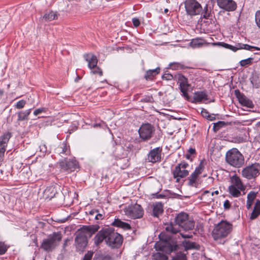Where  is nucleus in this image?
I'll use <instances>...</instances> for the list:
<instances>
[{
    "label": "nucleus",
    "mask_w": 260,
    "mask_h": 260,
    "mask_svg": "<svg viewBox=\"0 0 260 260\" xmlns=\"http://www.w3.org/2000/svg\"><path fill=\"white\" fill-rule=\"evenodd\" d=\"M155 252L152 255V260H168L167 255L178 248V245H154Z\"/></svg>",
    "instance_id": "f257e3e1"
},
{
    "label": "nucleus",
    "mask_w": 260,
    "mask_h": 260,
    "mask_svg": "<svg viewBox=\"0 0 260 260\" xmlns=\"http://www.w3.org/2000/svg\"><path fill=\"white\" fill-rule=\"evenodd\" d=\"M99 225H84L78 232L75 238L76 244H87L88 238L98 231Z\"/></svg>",
    "instance_id": "f03ea898"
},
{
    "label": "nucleus",
    "mask_w": 260,
    "mask_h": 260,
    "mask_svg": "<svg viewBox=\"0 0 260 260\" xmlns=\"http://www.w3.org/2000/svg\"><path fill=\"white\" fill-rule=\"evenodd\" d=\"M225 160L230 166L240 168L244 163V157L237 148H232L226 152Z\"/></svg>",
    "instance_id": "7ed1b4c3"
},
{
    "label": "nucleus",
    "mask_w": 260,
    "mask_h": 260,
    "mask_svg": "<svg viewBox=\"0 0 260 260\" xmlns=\"http://www.w3.org/2000/svg\"><path fill=\"white\" fill-rule=\"evenodd\" d=\"M174 221L185 231L192 230L194 227V221L189 217L188 214L181 212L176 215Z\"/></svg>",
    "instance_id": "20e7f679"
},
{
    "label": "nucleus",
    "mask_w": 260,
    "mask_h": 260,
    "mask_svg": "<svg viewBox=\"0 0 260 260\" xmlns=\"http://www.w3.org/2000/svg\"><path fill=\"white\" fill-rule=\"evenodd\" d=\"M232 224L230 222L221 220L214 229L212 236L214 240L226 237L232 230Z\"/></svg>",
    "instance_id": "39448f33"
},
{
    "label": "nucleus",
    "mask_w": 260,
    "mask_h": 260,
    "mask_svg": "<svg viewBox=\"0 0 260 260\" xmlns=\"http://www.w3.org/2000/svg\"><path fill=\"white\" fill-rule=\"evenodd\" d=\"M188 166L186 162L183 161L176 166L174 170H172L173 178L176 179V182L179 183L181 179L188 175L189 171L186 170Z\"/></svg>",
    "instance_id": "423d86ee"
},
{
    "label": "nucleus",
    "mask_w": 260,
    "mask_h": 260,
    "mask_svg": "<svg viewBox=\"0 0 260 260\" xmlns=\"http://www.w3.org/2000/svg\"><path fill=\"white\" fill-rule=\"evenodd\" d=\"M184 5L186 14L191 16L199 15L203 10L201 5L196 0H185Z\"/></svg>",
    "instance_id": "0eeeda50"
},
{
    "label": "nucleus",
    "mask_w": 260,
    "mask_h": 260,
    "mask_svg": "<svg viewBox=\"0 0 260 260\" xmlns=\"http://www.w3.org/2000/svg\"><path fill=\"white\" fill-rule=\"evenodd\" d=\"M260 174V164L257 162L246 166L242 171V175L248 179L256 178Z\"/></svg>",
    "instance_id": "6e6552de"
},
{
    "label": "nucleus",
    "mask_w": 260,
    "mask_h": 260,
    "mask_svg": "<svg viewBox=\"0 0 260 260\" xmlns=\"http://www.w3.org/2000/svg\"><path fill=\"white\" fill-rule=\"evenodd\" d=\"M124 212L127 216L133 219L142 217L144 213L143 208L138 204L128 205L124 208Z\"/></svg>",
    "instance_id": "1a4fd4ad"
},
{
    "label": "nucleus",
    "mask_w": 260,
    "mask_h": 260,
    "mask_svg": "<svg viewBox=\"0 0 260 260\" xmlns=\"http://www.w3.org/2000/svg\"><path fill=\"white\" fill-rule=\"evenodd\" d=\"M60 168L69 173L75 171L79 168L78 161L75 158H64L59 162Z\"/></svg>",
    "instance_id": "9d476101"
},
{
    "label": "nucleus",
    "mask_w": 260,
    "mask_h": 260,
    "mask_svg": "<svg viewBox=\"0 0 260 260\" xmlns=\"http://www.w3.org/2000/svg\"><path fill=\"white\" fill-rule=\"evenodd\" d=\"M155 131L154 127L149 123L142 124L139 129V134L141 139L144 141L149 140Z\"/></svg>",
    "instance_id": "9b49d317"
},
{
    "label": "nucleus",
    "mask_w": 260,
    "mask_h": 260,
    "mask_svg": "<svg viewBox=\"0 0 260 260\" xmlns=\"http://www.w3.org/2000/svg\"><path fill=\"white\" fill-rule=\"evenodd\" d=\"M85 60L88 62V66L90 69H94L91 72L93 74H98L100 76H102L103 72L102 70L96 67L98 63V59L95 55L88 54L84 55Z\"/></svg>",
    "instance_id": "f8f14e48"
},
{
    "label": "nucleus",
    "mask_w": 260,
    "mask_h": 260,
    "mask_svg": "<svg viewBox=\"0 0 260 260\" xmlns=\"http://www.w3.org/2000/svg\"><path fill=\"white\" fill-rule=\"evenodd\" d=\"M217 6L228 12H232L237 9V4L233 0H217Z\"/></svg>",
    "instance_id": "ddd939ff"
},
{
    "label": "nucleus",
    "mask_w": 260,
    "mask_h": 260,
    "mask_svg": "<svg viewBox=\"0 0 260 260\" xmlns=\"http://www.w3.org/2000/svg\"><path fill=\"white\" fill-rule=\"evenodd\" d=\"M162 150L161 147H158L151 150L147 156L148 161L152 163L160 162L161 161Z\"/></svg>",
    "instance_id": "4468645a"
},
{
    "label": "nucleus",
    "mask_w": 260,
    "mask_h": 260,
    "mask_svg": "<svg viewBox=\"0 0 260 260\" xmlns=\"http://www.w3.org/2000/svg\"><path fill=\"white\" fill-rule=\"evenodd\" d=\"M110 230L106 229L100 231L94 238V244H100L105 241L106 244L108 243Z\"/></svg>",
    "instance_id": "2eb2a0df"
},
{
    "label": "nucleus",
    "mask_w": 260,
    "mask_h": 260,
    "mask_svg": "<svg viewBox=\"0 0 260 260\" xmlns=\"http://www.w3.org/2000/svg\"><path fill=\"white\" fill-rule=\"evenodd\" d=\"M235 94L239 103L243 106L252 108L254 106L252 102L249 100L243 93H241L239 90L235 91Z\"/></svg>",
    "instance_id": "dca6fc26"
},
{
    "label": "nucleus",
    "mask_w": 260,
    "mask_h": 260,
    "mask_svg": "<svg viewBox=\"0 0 260 260\" xmlns=\"http://www.w3.org/2000/svg\"><path fill=\"white\" fill-rule=\"evenodd\" d=\"M62 239V234L60 232H54L50 234L47 238L43 241L42 244H54L59 243Z\"/></svg>",
    "instance_id": "f3484780"
},
{
    "label": "nucleus",
    "mask_w": 260,
    "mask_h": 260,
    "mask_svg": "<svg viewBox=\"0 0 260 260\" xmlns=\"http://www.w3.org/2000/svg\"><path fill=\"white\" fill-rule=\"evenodd\" d=\"M108 239L107 244H122L123 242V237L120 234L110 231Z\"/></svg>",
    "instance_id": "a211bd4d"
},
{
    "label": "nucleus",
    "mask_w": 260,
    "mask_h": 260,
    "mask_svg": "<svg viewBox=\"0 0 260 260\" xmlns=\"http://www.w3.org/2000/svg\"><path fill=\"white\" fill-rule=\"evenodd\" d=\"M56 186H49L44 191V197L46 199L51 200L57 193Z\"/></svg>",
    "instance_id": "6ab92c4d"
},
{
    "label": "nucleus",
    "mask_w": 260,
    "mask_h": 260,
    "mask_svg": "<svg viewBox=\"0 0 260 260\" xmlns=\"http://www.w3.org/2000/svg\"><path fill=\"white\" fill-rule=\"evenodd\" d=\"M12 137V133L7 132L0 137V149H6L8 143Z\"/></svg>",
    "instance_id": "aec40b11"
},
{
    "label": "nucleus",
    "mask_w": 260,
    "mask_h": 260,
    "mask_svg": "<svg viewBox=\"0 0 260 260\" xmlns=\"http://www.w3.org/2000/svg\"><path fill=\"white\" fill-rule=\"evenodd\" d=\"M152 215L154 217H158L164 212V205L161 202H156L153 204Z\"/></svg>",
    "instance_id": "412c9836"
},
{
    "label": "nucleus",
    "mask_w": 260,
    "mask_h": 260,
    "mask_svg": "<svg viewBox=\"0 0 260 260\" xmlns=\"http://www.w3.org/2000/svg\"><path fill=\"white\" fill-rule=\"evenodd\" d=\"M111 225L114 226L121 228L124 230H129L131 229V226L129 223L122 221L119 218H115L111 223Z\"/></svg>",
    "instance_id": "4be33fe9"
},
{
    "label": "nucleus",
    "mask_w": 260,
    "mask_h": 260,
    "mask_svg": "<svg viewBox=\"0 0 260 260\" xmlns=\"http://www.w3.org/2000/svg\"><path fill=\"white\" fill-rule=\"evenodd\" d=\"M231 185L230 186H233L238 188L240 190H245V187L243 184L240 178L236 175H234L231 178Z\"/></svg>",
    "instance_id": "5701e85b"
},
{
    "label": "nucleus",
    "mask_w": 260,
    "mask_h": 260,
    "mask_svg": "<svg viewBox=\"0 0 260 260\" xmlns=\"http://www.w3.org/2000/svg\"><path fill=\"white\" fill-rule=\"evenodd\" d=\"M211 45L213 46H218L219 47H223L228 49H230L232 50L234 52L237 51L238 50H239V43L237 44L235 46H232L229 44H227L224 42H216V43H212Z\"/></svg>",
    "instance_id": "b1692460"
},
{
    "label": "nucleus",
    "mask_w": 260,
    "mask_h": 260,
    "mask_svg": "<svg viewBox=\"0 0 260 260\" xmlns=\"http://www.w3.org/2000/svg\"><path fill=\"white\" fill-rule=\"evenodd\" d=\"M212 43L207 42L205 40L202 38H197L193 39L190 43V46L192 48H200L203 46L204 45H209L211 44Z\"/></svg>",
    "instance_id": "393cba45"
},
{
    "label": "nucleus",
    "mask_w": 260,
    "mask_h": 260,
    "mask_svg": "<svg viewBox=\"0 0 260 260\" xmlns=\"http://www.w3.org/2000/svg\"><path fill=\"white\" fill-rule=\"evenodd\" d=\"M207 96L205 91H196L194 93L193 100L196 103H200L203 100H207Z\"/></svg>",
    "instance_id": "a878e982"
},
{
    "label": "nucleus",
    "mask_w": 260,
    "mask_h": 260,
    "mask_svg": "<svg viewBox=\"0 0 260 260\" xmlns=\"http://www.w3.org/2000/svg\"><path fill=\"white\" fill-rule=\"evenodd\" d=\"M260 215V201L257 200H256L253 210L251 212L250 219L251 220H253L256 218Z\"/></svg>",
    "instance_id": "bb28decb"
},
{
    "label": "nucleus",
    "mask_w": 260,
    "mask_h": 260,
    "mask_svg": "<svg viewBox=\"0 0 260 260\" xmlns=\"http://www.w3.org/2000/svg\"><path fill=\"white\" fill-rule=\"evenodd\" d=\"M159 72L160 68L159 67L155 69L149 70L146 72L144 77L147 80H151L153 79V77L158 74Z\"/></svg>",
    "instance_id": "cd10ccee"
},
{
    "label": "nucleus",
    "mask_w": 260,
    "mask_h": 260,
    "mask_svg": "<svg viewBox=\"0 0 260 260\" xmlns=\"http://www.w3.org/2000/svg\"><path fill=\"white\" fill-rule=\"evenodd\" d=\"M199 176L194 173L191 174L188 177V185L191 187H197L198 186V180Z\"/></svg>",
    "instance_id": "c85d7f7f"
},
{
    "label": "nucleus",
    "mask_w": 260,
    "mask_h": 260,
    "mask_svg": "<svg viewBox=\"0 0 260 260\" xmlns=\"http://www.w3.org/2000/svg\"><path fill=\"white\" fill-rule=\"evenodd\" d=\"M31 109H29L25 111H20L17 114L18 119L17 121L27 120L28 119V116L31 113Z\"/></svg>",
    "instance_id": "c756f323"
},
{
    "label": "nucleus",
    "mask_w": 260,
    "mask_h": 260,
    "mask_svg": "<svg viewBox=\"0 0 260 260\" xmlns=\"http://www.w3.org/2000/svg\"><path fill=\"white\" fill-rule=\"evenodd\" d=\"M256 197V193L253 191H251L247 194L246 208L248 210L250 209L253 204V201Z\"/></svg>",
    "instance_id": "7c9ffc66"
},
{
    "label": "nucleus",
    "mask_w": 260,
    "mask_h": 260,
    "mask_svg": "<svg viewBox=\"0 0 260 260\" xmlns=\"http://www.w3.org/2000/svg\"><path fill=\"white\" fill-rule=\"evenodd\" d=\"M178 81L180 90L188 89L190 85L188 83V80L186 78L182 75L179 77Z\"/></svg>",
    "instance_id": "2f4dec72"
},
{
    "label": "nucleus",
    "mask_w": 260,
    "mask_h": 260,
    "mask_svg": "<svg viewBox=\"0 0 260 260\" xmlns=\"http://www.w3.org/2000/svg\"><path fill=\"white\" fill-rule=\"evenodd\" d=\"M57 18V13L56 12L52 11L46 13L42 17V20L45 21H50Z\"/></svg>",
    "instance_id": "473e14b6"
},
{
    "label": "nucleus",
    "mask_w": 260,
    "mask_h": 260,
    "mask_svg": "<svg viewBox=\"0 0 260 260\" xmlns=\"http://www.w3.org/2000/svg\"><path fill=\"white\" fill-rule=\"evenodd\" d=\"M244 190H240L236 188L233 186H229L228 187V191L232 197L238 198L241 194V191H244Z\"/></svg>",
    "instance_id": "72a5a7b5"
},
{
    "label": "nucleus",
    "mask_w": 260,
    "mask_h": 260,
    "mask_svg": "<svg viewBox=\"0 0 260 260\" xmlns=\"http://www.w3.org/2000/svg\"><path fill=\"white\" fill-rule=\"evenodd\" d=\"M93 260H113V258L109 255L102 253H96Z\"/></svg>",
    "instance_id": "f704fd0d"
},
{
    "label": "nucleus",
    "mask_w": 260,
    "mask_h": 260,
    "mask_svg": "<svg viewBox=\"0 0 260 260\" xmlns=\"http://www.w3.org/2000/svg\"><path fill=\"white\" fill-rule=\"evenodd\" d=\"M59 149L61 150L59 151V153L64 154L66 155H69L70 153V150L69 146L67 145L66 143L62 142L60 144Z\"/></svg>",
    "instance_id": "c9c22d12"
},
{
    "label": "nucleus",
    "mask_w": 260,
    "mask_h": 260,
    "mask_svg": "<svg viewBox=\"0 0 260 260\" xmlns=\"http://www.w3.org/2000/svg\"><path fill=\"white\" fill-rule=\"evenodd\" d=\"M160 241L164 242V244H174L173 242L171 241L170 236L165 233H161L159 235Z\"/></svg>",
    "instance_id": "e433bc0d"
},
{
    "label": "nucleus",
    "mask_w": 260,
    "mask_h": 260,
    "mask_svg": "<svg viewBox=\"0 0 260 260\" xmlns=\"http://www.w3.org/2000/svg\"><path fill=\"white\" fill-rule=\"evenodd\" d=\"M170 68L174 70H184L188 68L187 67L185 66L183 64L180 62H172L169 64Z\"/></svg>",
    "instance_id": "4c0bfd02"
},
{
    "label": "nucleus",
    "mask_w": 260,
    "mask_h": 260,
    "mask_svg": "<svg viewBox=\"0 0 260 260\" xmlns=\"http://www.w3.org/2000/svg\"><path fill=\"white\" fill-rule=\"evenodd\" d=\"M251 83L255 88L260 87V77L258 75H254L251 78Z\"/></svg>",
    "instance_id": "58836bf2"
},
{
    "label": "nucleus",
    "mask_w": 260,
    "mask_h": 260,
    "mask_svg": "<svg viewBox=\"0 0 260 260\" xmlns=\"http://www.w3.org/2000/svg\"><path fill=\"white\" fill-rule=\"evenodd\" d=\"M239 49H245L250 51H251L252 49H254L256 50H260V48L259 47L252 46L248 44H245L242 43H239Z\"/></svg>",
    "instance_id": "ea45409f"
},
{
    "label": "nucleus",
    "mask_w": 260,
    "mask_h": 260,
    "mask_svg": "<svg viewBox=\"0 0 260 260\" xmlns=\"http://www.w3.org/2000/svg\"><path fill=\"white\" fill-rule=\"evenodd\" d=\"M165 230L167 232L172 234H176L179 232V230L174 227L172 223L169 224H167L165 227Z\"/></svg>",
    "instance_id": "a19ab883"
},
{
    "label": "nucleus",
    "mask_w": 260,
    "mask_h": 260,
    "mask_svg": "<svg viewBox=\"0 0 260 260\" xmlns=\"http://www.w3.org/2000/svg\"><path fill=\"white\" fill-rule=\"evenodd\" d=\"M204 169V162L202 160L199 166L196 168L195 170L193 173H195L198 175H200L202 174Z\"/></svg>",
    "instance_id": "79ce46f5"
},
{
    "label": "nucleus",
    "mask_w": 260,
    "mask_h": 260,
    "mask_svg": "<svg viewBox=\"0 0 260 260\" xmlns=\"http://www.w3.org/2000/svg\"><path fill=\"white\" fill-rule=\"evenodd\" d=\"M172 260H186V256L184 253L177 252L175 256L173 257Z\"/></svg>",
    "instance_id": "37998d69"
},
{
    "label": "nucleus",
    "mask_w": 260,
    "mask_h": 260,
    "mask_svg": "<svg viewBox=\"0 0 260 260\" xmlns=\"http://www.w3.org/2000/svg\"><path fill=\"white\" fill-rule=\"evenodd\" d=\"M225 125L224 121H219L214 124L213 129L214 132L218 131L220 128L222 127Z\"/></svg>",
    "instance_id": "c03bdc74"
},
{
    "label": "nucleus",
    "mask_w": 260,
    "mask_h": 260,
    "mask_svg": "<svg viewBox=\"0 0 260 260\" xmlns=\"http://www.w3.org/2000/svg\"><path fill=\"white\" fill-rule=\"evenodd\" d=\"M253 59V58L249 57L247 59L242 60L240 61V66L242 67H246L248 65H250L252 63Z\"/></svg>",
    "instance_id": "a18cd8bd"
},
{
    "label": "nucleus",
    "mask_w": 260,
    "mask_h": 260,
    "mask_svg": "<svg viewBox=\"0 0 260 260\" xmlns=\"http://www.w3.org/2000/svg\"><path fill=\"white\" fill-rule=\"evenodd\" d=\"M255 21L257 27L260 28V10H258L255 14Z\"/></svg>",
    "instance_id": "49530a36"
},
{
    "label": "nucleus",
    "mask_w": 260,
    "mask_h": 260,
    "mask_svg": "<svg viewBox=\"0 0 260 260\" xmlns=\"http://www.w3.org/2000/svg\"><path fill=\"white\" fill-rule=\"evenodd\" d=\"M25 104L26 101L23 100H22L17 102L16 105H15V107L18 109H20L23 108L25 106Z\"/></svg>",
    "instance_id": "de8ad7c7"
},
{
    "label": "nucleus",
    "mask_w": 260,
    "mask_h": 260,
    "mask_svg": "<svg viewBox=\"0 0 260 260\" xmlns=\"http://www.w3.org/2000/svg\"><path fill=\"white\" fill-rule=\"evenodd\" d=\"M203 11H204L203 13V18H204L205 19H208L210 16V13L208 10L207 5H206V6L204 7Z\"/></svg>",
    "instance_id": "09e8293b"
},
{
    "label": "nucleus",
    "mask_w": 260,
    "mask_h": 260,
    "mask_svg": "<svg viewBox=\"0 0 260 260\" xmlns=\"http://www.w3.org/2000/svg\"><path fill=\"white\" fill-rule=\"evenodd\" d=\"M93 254V251H88L85 254L83 260H91Z\"/></svg>",
    "instance_id": "8fccbe9b"
},
{
    "label": "nucleus",
    "mask_w": 260,
    "mask_h": 260,
    "mask_svg": "<svg viewBox=\"0 0 260 260\" xmlns=\"http://www.w3.org/2000/svg\"><path fill=\"white\" fill-rule=\"evenodd\" d=\"M53 245H41L40 248L45 251H50L53 248L52 247Z\"/></svg>",
    "instance_id": "3c124183"
},
{
    "label": "nucleus",
    "mask_w": 260,
    "mask_h": 260,
    "mask_svg": "<svg viewBox=\"0 0 260 260\" xmlns=\"http://www.w3.org/2000/svg\"><path fill=\"white\" fill-rule=\"evenodd\" d=\"M162 79L166 80H171L173 79V76L169 73H165L162 76Z\"/></svg>",
    "instance_id": "603ef678"
},
{
    "label": "nucleus",
    "mask_w": 260,
    "mask_h": 260,
    "mask_svg": "<svg viewBox=\"0 0 260 260\" xmlns=\"http://www.w3.org/2000/svg\"><path fill=\"white\" fill-rule=\"evenodd\" d=\"M46 111V108H38L34 111V114L35 116H37L39 114H40L42 112H45Z\"/></svg>",
    "instance_id": "864d4df0"
},
{
    "label": "nucleus",
    "mask_w": 260,
    "mask_h": 260,
    "mask_svg": "<svg viewBox=\"0 0 260 260\" xmlns=\"http://www.w3.org/2000/svg\"><path fill=\"white\" fill-rule=\"evenodd\" d=\"M184 248L186 250L191 249H199L200 248V245H186V246L184 247Z\"/></svg>",
    "instance_id": "5fc2aeb1"
},
{
    "label": "nucleus",
    "mask_w": 260,
    "mask_h": 260,
    "mask_svg": "<svg viewBox=\"0 0 260 260\" xmlns=\"http://www.w3.org/2000/svg\"><path fill=\"white\" fill-rule=\"evenodd\" d=\"M141 101L144 102L153 103L154 100L152 96H148L143 98Z\"/></svg>",
    "instance_id": "6e6d98bb"
},
{
    "label": "nucleus",
    "mask_w": 260,
    "mask_h": 260,
    "mask_svg": "<svg viewBox=\"0 0 260 260\" xmlns=\"http://www.w3.org/2000/svg\"><path fill=\"white\" fill-rule=\"evenodd\" d=\"M132 22L134 26L136 27L139 26L140 24V21L137 18H133L132 19Z\"/></svg>",
    "instance_id": "4d7b16f0"
},
{
    "label": "nucleus",
    "mask_w": 260,
    "mask_h": 260,
    "mask_svg": "<svg viewBox=\"0 0 260 260\" xmlns=\"http://www.w3.org/2000/svg\"><path fill=\"white\" fill-rule=\"evenodd\" d=\"M8 247L6 245H0V254H3L6 252Z\"/></svg>",
    "instance_id": "13d9d810"
},
{
    "label": "nucleus",
    "mask_w": 260,
    "mask_h": 260,
    "mask_svg": "<svg viewBox=\"0 0 260 260\" xmlns=\"http://www.w3.org/2000/svg\"><path fill=\"white\" fill-rule=\"evenodd\" d=\"M201 115L203 117L207 119L208 117H209V113L207 111V110L203 109L201 111Z\"/></svg>",
    "instance_id": "bf43d9fd"
},
{
    "label": "nucleus",
    "mask_w": 260,
    "mask_h": 260,
    "mask_svg": "<svg viewBox=\"0 0 260 260\" xmlns=\"http://www.w3.org/2000/svg\"><path fill=\"white\" fill-rule=\"evenodd\" d=\"M188 90V89L180 90V91L182 93V95L187 100H188L189 99V96L187 93Z\"/></svg>",
    "instance_id": "052dcab7"
},
{
    "label": "nucleus",
    "mask_w": 260,
    "mask_h": 260,
    "mask_svg": "<svg viewBox=\"0 0 260 260\" xmlns=\"http://www.w3.org/2000/svg\"><path fill=\"white\" fill-rule=\"evenodd\" d=\"M180 234L181 235V237L184 239H189L192 237V235L191 233H188L187 234L180 233Z\"/></svg>",
    "instance_id": "680f3d73"
},
{
    "label": "nucleus",
    "mask_w": 260,
    "mask_h": 260,
    "mask_svg": "<svg viewBox=\"0 0 260 260\" xmlns=\"http://www.w3.org/2000/svg\"><path fill=\"white\" fill-rule=\"evenodd\" d=\"M153 198H155L156 199H164V198H165V197H166V196L165 194H161V193H156L153 194Z\"/></svg>",
    "instance_id": "e2e57ef3"
},
{
    "label": "nucleus",
    "mask_w": 260,
    "mask_h": 260,
    "mask_svg": "<svg viewBox=\"0 0 260 260\" xmlns=\"http://www.w3.org/2000/svg\"><path fill=\"white\" fill-rule=\"evenodd\" d=\"M6 149H0V162L3 161Z\"/></svg>",
    "instance_id": "0e129e2a"
},
{
    "label": "nucleus",
    "mask_w": 260,
    "mask_h": 260,
    "mask_svg": "<svg viewBox=\"0 0 260 260\" xmlns=\"http://www.w3.org/2000/svg\"><path fill=\"white\" fill-rule=\"evenodd\" d=\"M223 207L225 209H229L231 207V203L229 201L226 200L224 201L223 204Z\"/></svg>",
    "instance_id": "69168bd1"
},
{
    "label": "nucleus",
    "mask_w": 260,
    "mask_h": 260,
    "mask_svg": "<svg viewBox=\"0 0 260 260\" xmlns=\"http://www.w3.org/2000/svg\"><path fill=\"white\" fill-rule=\"evenodd\" d=\"M104 215L101 213H96L95 216V218L96 220L103 219L104 218Z\"/></svg>",
    "instance_id": "338daca9"
},
{
    "label": "nucleus",
    "mask_w": 260,
    "mask_h": 260,
    "mask_svg": "<svg viewBox=\"0 0 260 260\" xmlns=\"http://www.w3.org/2000/svg\"><path fill=\"white\" fill-rule=\"evenodd\" d=\"M40 151L44 153L47 152V147L45 144H42L40 146Z\"/></svg>",
    "instance_id": "774afa93"
}]
</instances>
